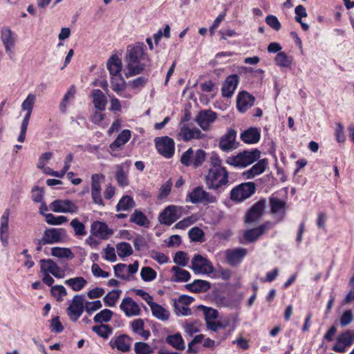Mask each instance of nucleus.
<instances>
[{"label": "nucleus", "mask_w": 354, "mask_h": 354, "mask_svg": "<svg viewBox=\"0 0 354 354\" xmlns=\"http://www.w3.org/2000/svg\"><path fill=\"white\" fill-rule=\"evenodd\" d=\"M32 114V111H26V114L24 116L23 121L21 124V131L18 137V141L24 142L26 138V131L29 123V120Z\"/></svg>", "instance_id": "47"}, {"label": "nucleus", "mask_w": 354, "mask_h": 354, "mask_svg": "<svg viewBox=\"0 0 354 354\" xmlns=\"http://www.w3.org/2000/svg\"><path fill=\"white\" fill-rule=\"evenodd\" d=\"M75 93V88L74 86H72L70 89L66 92L64 95L62 101L60 103L59 109L60 111L63 113L66 112V109L67 106V102L69 99H72L74 97Z\"/></svg>", "instance_id": "55"}, {"label": "nucleus", "mask_w": 354, "mask_h": 354, "mask_svg": "<svg viewBox=\"0 0 354 354\" xmlns=\"http://www.w3.org/2000/svg\"><path fill=\"white\" fill-rule=\"evenodd\" d=\"M266 24L276 31L280 30L281 25L277 17L274 15H270L266 17Z\"/></svg>", "instance_id": "64"}, {"label": "nucleus", "mask_w": 354, "mask_h": 354, "mask_svg": "<svg viewBox=\"0 0 354 354\" xmlns=\"http://www.w3.org/2000/svg\"><path fill=\"white\" fill-rule=\"evenodd\" d=\"M198 309H201L203 312L205 322L214 320L218 317V311L212 308H208L204 306H199Z\"/></svg>", "instance_id": "53"}, {"label": "nucleus", "mask_w": 354, "mask_h": 354, "mask_svg": "<svg viewBox=\"0 0 354 354\" xmlns=\"http://www.w3.org/2000/svg\"><path fill=\"white\" fill-rule=\"evenodd\" d=\"M145 322L142 319H136L131 322V328L133 332L140 335L145 339H148L150 336V332L144 329Z\"/></svg>", "instance_id": "34"}, {"label": "nucleus", "mask_w": 354, "mask_h": 354, "mask_svg": "<svg viewBox=\"0 0 354 354\" xmlns=\"http://www.w3.org/2000/svg\"><path fill=\"white\" fill-rule=\"evenodd\" d=\"M248 250L243 248L228 249L225 251L227 262L232 266H236L241 263L246 256Z\"/></svg>", "instance_id": "19"}, {"label": "nucleus", "mask_w": 354, "mask_h": 354, "mask_svg": "<svg viewBox=\"0 0 354 354\" xmlns=\"http://www.w3.org/2000/svg\"><path fill=\"white\" fill-rule=\"evenodd\" d=\"M268 166L267 159H261L254 165L249 170L245 171L243 175L247 178H252L254 176L264 172Z\"/></svg>", "instance_id": "28"}, {"label": "nucleus", "mask_w": 354, "mask_h": 354, "mask_svg": "<svg viewBox=\"0 0 354 354\" xmlns=\"http://www.w3.org/2000/svg\"><path fill=\"white\" fill-rule=\"evenodd\" d=\"M127 265L124 263H118L114 266V274L117 278L124 280H128L129 276L126 274Z\"/></svg>", "instance_id": "54"}, {"label": "nucleus", "mask_w": 354, "mask_h": 354, "mask_svg": "<svg viewBox=\"0 0 354 354\" xmlns=\"http://www.w3.org/2000/svg\"><path fill=\"white\" fill-rule=\"evenodd\" d=\"M270 205L271 213L279 216L280 217L279 221L283 220L288 207L286 201L272 196L270 198Z\"/></svg>", "instance_id": "25"}, {"label": "nucleus", "mask_w": 354, "mask_h": 354, "mask_svg": "<svg viewBox=\"0 0 354 354\" xmlns=\"http://www.w3.org/2000/svg\"><path fill=\"white\" fill-rule=\"evenodd\" d=\"M118 254L120 257H129L133 254V249L129 243L122 242L116 245Z\"/></svg>", "instance_id": "48"}, {"label": "nucleus", "mask_w": 354, "mask_h": 354, "mask_svg": "<svg viewBox=\"0 0 354 354\" xmlns=\"http://www.w3.org/2000/svg\"><path fill=\"white\" fill-rule=\"evenodd\" d=\"M129 221L139 226H145L148 223L147 216L138 209H136L131 215Z\"/></svg>", "instance_id": "43"}, {"label": "nucleus", "mask_w": 354, "mask_h": 354, "mask_svg": "<svg viewBox=\"0 0 354 354\" xmlns=\"http://www.w3.org/2000/svg\"><path fill=\"white\" fill-rule=\"evenodd\" d=\"M261 138V131L257 127H250L243 131L241 134V139L247 144H256Z\"/></svg>", "instance_id": "27"}, {"label": "nucleus", "mask_w": 354, "mask_h": 354, "mask_svg": "<svg viewBox=\"0 0 354 354\" xmlns=\"http://www.w3.org/2000/svg\"><path fill=\"white\" fill-rule=\"evenodd\" d=\"M180 217V209L177 206L169 205L163 212H162L158 217L159 222L161 224L171 225Z\"/></svg>", "instance_id": "15"}, {"label": "nucleus", "mask_w": 354, "mask_h": 354, "mask_svg": "<svg viewBox=\"0 0 354 354\" xmlns=\"http://www.w3.org/2000/svg\"><path fill=\"white\" fill-rule=\"evenodd\" d=\"M206 152L203 149L194 151L192 148H189L183 153L180 157V162L186 167L193 166L194 168L200 167L205 161Z\"/></svg>", "instance_id": "4"}, {"label": "nucleus", "mask_w": 354, "mask_h": 354, "mask_svg": "<svg viewBox=\"0 0 354 354\" xmlns=\"http://www.w3.org/2000/svg\"><path fill=\"white\" fill-rule=\"evenodd\" d=\"M134 350L136 354H151L153 348L145 342H138L134 344Z\"/></svg>", "instance_id": "52"}, {"label": "nucleus", "mask_w": 354, "mask_h": 354, "mask_svg": "<svg viewBox=\"0 0 354 354\" xmlns=\"http://www.w3.org/2000/svg\"><path fill=\"white\" fill-rule=\"evenodd\" d=\"M115 178L118 182V184L120 187H125L129 185L127 175L126 172L124 171L123 165L117 166Z\"/></svg>", "instance_id": "46"}, {"label": "nucleus", "mask_w": 354, "mask_h": 354, "mask_svg": "<svg viewBox=\"0 0 354 354\" xmlns=\"http://www.w3.org/2000/svg\"><path fill=\"white\" fill-rule=\"evenodd\" d=\"M275 64L281 67L289 68L292 63L291 57H288L284 52H279L274 59Z\"/></svg>", "instance_id": "41"}, {"label": "nucleus", "mask_w": 354, "mask_h": 354, "mask_svg": "<svg viewBox=\"0 0 354 354\" xmlns=\"http://www.w3.org/2000/svg\"><path fill=\"white\" fill-rule=\"evenodd\" d=\"M256 185L253 182L241 183L233 188L230 192V198L232 201L241 202L254 194Z\"/></svg>", "instance_id": "6"}, {"label": "nucleus", "mask_w": 354, "mask_h": 354, "mask_svg": "<svg viewBox=\"0 0 354 354\" xmlns=\"http://www.w3.org/2000/svg\"><path fill=\"white\" fill-rule=\"evenodd\" d=\"M132 339L127 335H120L118 337L112 338L109 342L111 348H116L121 353L129 352L131 349Z\"/></svg>", "instance_id": "17"}, {"label": "nucleus", "mask_w": 354, "mask_h": 354, "mask_svg": "<svg viewBox=\"0 0 354 354\" xmlns=\"http://www.w3.org/2000/svg\"><path fill=\"white\" fill-rule=\"evenodd\" d=\"M46 222L49 225H57L66 223L68 219L64 216H55L51 213H48L44 215Z\"/></svg>", "instance_id": "50"}, {"label": "nucleus", "mask_w": 354, "mask_h": 354, "mask_svg": "<svg viewBox=\"0 0 354 354\" xmlns=\"http://www.w3.org/2000/svg\"><path fill=\"white\" fill-rule=\"evenodd\" d=\"M189 261V257L187 254L183 251H178L176 253L174 257V262L182 267H185L187 265Z\"/></svg>", "instance_id": "56"}, {"label": "nucleus", "mask_w": 354, "mask_h": 354, "mask_svg": "<svg viewBox=\"0 0 354 354\" xmlns=\"http://www.w3.org/2000/svg\"><path fill=\"white\" fill-rule=\"evenodd\" d=\"M84 296L76 295L67 308V314L71 320L76 322L84 312Z\"/></svg>", "instance_id": "9"}, {"label": "nucleus", "mask_w": 354, "mask_h": 354, "mask_svg": "<svg viewBox=\"0 0 354 354\" xmlns=\"http://www.w3.org/2000/svg\"><path fill=\"white\" fill-rule=\"evenodd\" d=\"M50 292L53 296L57 297L58 301H62V297L67 295L66 288L62 285L52 286Z\"/></svg>", "instance_id": "63"}, {"label": "nucleus", "mask_w": 354, "mask_h": 354, "mask_svg": "<svg viewBox=\"0 0 354 354\" xmlns=\"http://www.w3.org/2000/svg\"><path fill=\"white\" fill-rule=\"evenodd\" d=\"M36 96L34 94H29L21 104V109L26 111H32Z\"/></svg>", "instance_id": "61"}, {"label": "nucleus", "mask_w": 354, "mask_h": 354, "mask_svg": "<svg viewBox=\"0 0 354 354\" xmlns=\"http://www.w3.org/2000/svg\"><path fill=\"white\" fill-rule=\"evenodd\" d=\"M166 342L173 348L178 351H183L185 348V342L180 333L168 335L165 339Z\"/></svg>", "instance_id": "36"}, {"label": "nucleus", "mask_w": 354, "mask_h": 354, "mask_svg": "<svg viewBox=\"0 0 354 354\" xmlns=\"http://www.w3.org/2000/svg\"><path fill=\"white\" fill-rule=\"evenodd\" d=\"M91 96L95 108L100 111L105 110L107 100L103 92L100 89H93Z\"/></svg>", "instance_id": "30"}, {"label": "nucleus", "mask_w": 354, "mask_h": 354, "mask_svg": "<svg viewBox=\"0 0 354 354\" xmlns=\"http://www.w3.org/2000/svg\"><path fill=\"white\" fill-rule=\"evenodd\" d=\"M136 206V203L133 201V198L129 195L124 196L119 201L117 206L116 210L118 212L120 211H128Z\"/></svg>", "instance_id": "38"}, {"label": "nucleus", "mask_w": 354, "mask_h": 354, "mask_svg": "<svg viewBox=\"0 0 354 354\" xmlns=\"http://www.w3.org/2000/svg\"><path fill=\"white\" fill-rule=\"evenodd\" d=\"M190 268L196 274H211L214 271L212 263L201 254L194 256Z\"/></svg>", "instance_id": "7"}, {"label": "nucleus", "mask_w": 354, "mask_h": 354, "mask_svg": "<svg viewBox=\"0 0 354 354\" xmlns=\"http://www.w3.org/2000/svg\"><path fill=\"white\" fill-rule=\"evenodd\" d=\"M1 39L5 47L6 53L11 56L12 54V48L15 47L16 42V36L10 27L4 26L1 30Z\"/></svg>", "instance_id": "18"}, {"label": "nucleus", "mask_w": 354, "mask_h": 354, "mask_svg": "<svg viewBox=\"0 0 354 354\" xmlns=\"http://www.w3.org/2000/svg\"><path fill=\"white\" fill-rule=\"evenodd\" d=\"M71 225L73 228L75 235L84 236L86 234L84 225L77 218H74L71 222Z\"/></svg>", "instance_id": "57"}, {"label": "nucleus", "mask_w": 354, "mask_h": 354, "mask_svg": "<svg viewBox=\"0 0 354 354\" xmlns=\"http://www.w3.org/2000/svg\"><path fill=\"white\" fill-rule=\"evenodd\" d=\"M229 174L225 167L210 169L205 176V183L210 189L218 190L228 183Z\"/></svg>", "instance_id": "2"}, {"label": "nucleus", "mask_w": 354, "mask_h": 354, "mask_svg": "<svg viewBox=\"0 0 354 354\" xmlns=\"http://www.w3.org/2000/svg\"><path fill=\"white\" fill-rule=\"evenodd\" d=\"M145 50L146 46L143 43L127 46L124 58L127 71L125 73L127 78L139 75L144 71L146 66L145 61L149 59Z\"/></svg>", "instance_id": "1"}, {"label": "nucleus", "mask_w": 354, "mask_h": 354, "mask_svg": "<svg viewBox=\"0 0 354 354\" xmlns=\"http://www.w3.org/2000/svg\"><path fill=\"white\" fill-rule=\"evenodd\" d=\"M131 138V131L128 129L123 130L117 138L110 145L109 147L113 151H118L125 145Z\"/></svg>", "instance_id": "33"}, {"label": "nucleus", "mask_w": 354, "mask_h": 354, "mask_svg": "<svg viewBox=\"0 0 354 354\" xmlns=\"http://www.w3.org/2000/svg\"><path fill=\"white\" fill-rule=\"evenodd\" d=\"M106 67L112 77H116L122 70V61L116 55H111L106 62Z\"/></svg>", "instance_id": "29"}, {"label": "nucleus", "mask_w": 354, "mask_h": 354, "mask_svg": "<svg viewBox=\"0 0 354 354\" xmlns=\"http://www.w3.org/2000/svg\"><path fill=\"white\" fill-rule=\"evenodd\" d=\"M265 203L263 199L255 203L245 214V222L249 224L258 223L263 214Z\"/></svg>", "instance_id": "12"}, {"label": "nucleus", "mask_w": 354, "mask_h": 354, "mask_svg": "<svg viewBox=\"0 0 354 354\" xmlns=\"http://www.w3.org/2000/svg\"><path fill=\"white\" fill-rule=\"evenodd\" d=\"M50 209L54 212L76 213L78 212V206L70 200H55L50 205Z\"/></svg>", "instance_id": "10"}, {"label": "nucleus", "mask_w": 354, "mask_h": 354, "mask_svg": "<svg viewBox=\"0 0 354 354\" xmlns=\"http://www.w3.org/2000/svg\"><path fill=\"white\" fill-rule=\"evenodd\" d=\"M189 239L196 242H202L204 236L203 231L198 227H192L189 231Z\"/></svg>", "instance_id": "58"}, {"label": "nucleus", "mask_w": 354, "mask_h": 354, "mask_svg": "<svg viewBox=\"0 0 354 354\" xmlns=\"http://www.w3.org/2000/svg\"><path fill=\"white\" fill-rule=\"evenodd\" d=\"M102 307V304L100 300H96L94 301H86L84 304V310L89 315L100 309Z\"/></svg>", "instance_id": "60"}, {"label": "nucleus", "mask_w": 354, "mask_h": 354, "mask_svg": "<svg viewBox=\"0 0 354 354\" xmlns=\"http://www.w3.org/2000/svg\"><path fill=\"white\" fill-rule=\"evenodd\" d=\"M260 151L257 149L250 151L245 150L236 156L228 157L226 162L234 167H245L258 160L260 158Z\"/></svg>", "instance_id": "3"}, {"label": "nucleus", "mask_w": 354, "mask_h": 354, "mask_svg": "<svg viewBox=\"0 0 354 354\" xmlns=\"http://www.w3.org/2000/svg\"><path fill=\"white\" fill-rule=\"evenodd\" d=\"M92 330L100 337L104 339H107L113 331L111 327H110L109 325L103 324L99 326H93Z\"/></svg>", "instance_id": "45"}, {"label": "nucleus", "mask_w": 354, "mask_h": 354, "mask_svg": "<svg viewBox=\"0 0 354 354\" xmlns=\"http://www.w3.org/2000/svg\"><path fill=\"white\" fill-rule=\"evenodd\" d=\"M156 147L160 154L170 158L174 153V141L168 136L156 138L155 139Z\"/></svg>", "instance_id": "8"}, {"label": "nucleus", "mask_w": 354, "mask_h": 354, "mask_svg": "<svg viewBox=\"0 0 354 354\" xmlns=\"http://www.w3.org/2000/svg\"><path fill=\"white\" fill-rule=\"evenodd\" d=\"M113 233V230L104 222L94 221L91 225V234L101 239H108Z\"/></svg>", "instance_id": "20"}, {"label": "nucleus", "mask_w": 354, "mask_h": 354, "mask_svg": "<svg viewBox=\"0 0 354 354\" xmlns=\"http://www.w3.org/2000/svg\"><path fill=\"white\" fill-rule=\"evenodd\" d=\"M239 82V77L238 75L233 74V75H229L226 78V80L222 86L221 91H222L223 96L225 97H232L237 87Z\"/></svg>", "instance_id": "24"}, {"label": "nucleus", "mask_w": 354, "mask_h": 354, "mask_svg": "<svg viewBox=\"0 0 354 354\" xmlns=\"http://www.w3.org/2000/svg\"><path fill=\"white\" fill-rule=\"evenodd\" d=\"M216 118L217 114L214 111L210 109L202 110L197 114L196 122L203 131H207Z\"/></svg>", "instance_id": "16"}, {"label": "nucleus", "mask_w": 354, "mask_h": 354, "mask_svg": "<svg viewBox=\"0 0 354 354\" xmlns=\"http://www.w3.org/2000/svg\"><path fill=\"white\" fill-rule=\"evenodd\" d=\"M185 287L190 292H207L209 290L211 284L209 281L205 280L196 279L192 283L187 284Z\"/></svg>", "instance_id": "32"}, {"label": "nucleus", "mask_w": 354, "mask_h": 354, "mask_svg": "<svg viewBox=\"0 0 354 354\" xmlns=\"http://www.w3.org/2000/svg\"><path fill=\"white\" fill-rule=\"evenodd\" d=\"M120 308L129 317L139 316L142 312L139 304L129 297L122 299Z\"/></svg>", "instance_id": "13"}, {"label": "nucleus", "mask_w": 354, "mask_h": 354, "mask_svg": "<svg viewBox=\"0 0 354 354\" xmlns=\"http://www.w3.org/2000/svg\"><path fill=\"white\" fill-rule=\"evenodd\" d=\"M153 316L158 319L167 321L169 318V312L160 304L153 302L150 306Z\"/></svg>", "instance_id": "35"}, {"label": "nucleus", "mask_w": 354, "mask_h": 354, "mask_svg": "<svg viewBox=\"0 0 354 354\" xmlns=\"http://www.w3.org/2000/svg\"><path fill=\"white\" fill-rule=\"evenodd\" d=\"M156 272L150 267H143L140 271V277L145 281H151L156 279Z\"/></svg>", "instance_id": "51"}, {"label": "nucleus", "mask_w": 354, "mask_h": 354, "mask_svg": "<svg viewBox=\"0 0 354 354\" xmlns=\"http://www.w3.org/2000/svg\"><path fill=\"white\" fill-rule=\"evenodd\" d=\"M171 272L174 273L171 281L176 282H187L191 278L190 273L180 268L179 266H174L171 268Z\"/></svg>", "instance_id": "37"}, {"label": "nucleus", "mask_w": 354, "mask_h": 354, "mask_svg": "<svg viewBox=\"0 0 354 354\" xmlns=\"http://www.w3.org/2000/svg\"><path fill=\"white\" fill-rule=\"evenodd\" d=\"M41 272L42 274H51L55 277L62 279L65 276V272L52 259H41L39 261Z\"/></svg>", "instance_id": "11"}, {"label": "nucleus", "mask_w": 354, "mask_h": 354, "mask_svg": "<svg viewBox=\"0 0 354 354\" xmlns=\"http://www.w3.org/2000/svg\"><path fill=\"white\" fill-rule=\"evenodd\" d=\"M51 254L58 258H66L72 259L74 257L73 253L69 248L54 247L51 249Z\"/></svg>", "instance_id": "42"}, {"label": "nucleus", "mask_w": 354, "mask_h": 354, "mask_svg": "<svg viewBox=\"0 0 354 354\" xmlns=\"http://www.w3.org/2000/svg\"><path fill=\"white\" fill-rule=\"evenodd\" d=\"M236 132L232 129H229L219 141V147L224 151H227L236 148Z\"/></svg>", "instance_id": "21"}, {"label": "nucleus", "mask_w": 354, "mask_h": 354, "mask_svg": "<svg viewBox=\"0 0 354 354\" xmlns=\"http://www.w3.org/2000/svg\"><path fill=\"white\" fill-rule=\"evenodd\" d=\"M63 232V229H47L44 231L43 237L48 244L57 243L61 241Z\"/></svg>", "instance_id": "31"}, {"label": "nucleus", "mask_w": 354, "mask_h": 354, "mask_svg": "<svg viewBox=\"0 0 354 354\" xmlns=\"http://www.w3.org/2000/svg\"><path fill=\"white\" fill-rule=\"evenodd\" d=\"M113 314V313L111 310L104 309L95 315L93 321L96 324L100 323L101 324L104 322H109L111 319Z\"/></svg>", "instance_id": "44"}, {"label": "nucleus", "mask_w": 354, "mask_h": 354, "mask_svg": "<svg viewBox=\"0 0 354 354\" xmlns=\"http://www.w3.org/2000/svg\"><path fill=\"white\" fill-rule=\"evenodd\" d=\"M186 201L193 204L208 205L216 203L217 198L212 194L206 192L202 186H198L187 194Z\"/></svg>", "instance_id": "5"}, {"label": "nucleus", "mask_w": 354, "mask_h": 354, "mask_svg": "<svg viewBox=\"0 0 354 354\" xmlns=\"http://www.w3.org/2000/svg\"><path fill=\"white\" fill-rule=\"evenodd\" d=\"M254 102V97L247 91H241L236 99V107L241 113H245L249 109Z\"/></svg>", "instance_id": "23"}, {"label": "nucleus", "mask_w": 354, "mask_h": 354, "mask_svg": "<svg viewBox=\"0 0 354 354\" xmlns=\"http://www.w3.org/2000/svg\"><path fill=\"white\" fill-rule=\"evenodd\" d=\"M65 284L71 287L74 291L81 290L87 283V281L82 277L71 278L65 281Z\"/></svg>", "instance_id": "40"}, {"label": "nucleus", "mask_w": 354, "mask_h": 354, "mask_svg": "<svg viewBox=\"0 0 354 354\" xmlns=\"http://www.w3.org/2000/svg\"><path fill=\"white\" fill-rule=\"evenodd\" d=\"M122 290L119 289L112 290L109 292L103 298V301L106 306H114L120 298Z\"/></svg>", "instance_id": "39"}, {"label": "nucleus", "mask_w": 354, "mask_h": 354, "mask_svg": "<svg viewBox=\"0 0 354 354\" xmlns=\"http://www.w3.org/2000/svg\"><path fill=\"white\" fill-rule=\"evenodd\" d=\"M337 342L344 344L346 346H350L354 342V332L348 330L340 334L337 337Z\"/></svg>", "instance_id": "49"}, {"label": "nucleus", "mask_w": 354, "mask_h": 354, "mask_svg": "<svg viewBox=\"0 0 354 354\" xmlns=\"http://www.w3.org/2000/svg\"><path fill=\"white\" fill-rule=\"evenodd\" d=\"M102 174H95L91 176V191H101V180H104Z\"/></svg>", "instance_id": "59"}, {"label": "nucleus", "mask_w": 354, "mask_h": 354, "mask_svg": "<svg viewBox=\"0 0 354 354\" xmlns=\"http://www.w3.org/2000/svg\"><path fill=\"white\" fill-rule=\"evenodd\" d=\"M273 226L274 224L272 222L266 221L257 227L246 230L243 234V237L248 242H254Z\"/></svg>", "instance_id": "14"}, {"label": "nucleus", "mask_w": 354, "mask_h": 354, "mask_svg": "<svg viewBox=\"0 0 354 354\" xmlns=\"http://www.w3.org/2000/svg\"><path fill=\"white\" fill-rule=\"evenodd\" d=\"M179 136L185 141H189L192 139H199L203 137L201 131L198 128H189L187 125L180 127L178 133Z\"/></svg>", "instance_id": "26"}, {"label": "nucleus", "mask_w": 354, "mask_h": 354, "mask_svg": "<svg viewBox=\"0 0 354 354\" xmlns=\"http://www.w3.org/2000/svg\"><path fill=\"white\" fill-rule=\"evenodd\" d=\"M10 209H6L0 218V240L4 246H6L9 239V216Z\"/></svg>", "instance_id": "22"}, {"label": "nucleus", "mask_w": 354, "mask_h": 354, "mask_svg": "<svg viewBox=\"0 0 354 354\" xmlns=\"http://www.w3.org/2000/svg\"><path fill=\"white\" fill-rule=\"evenodd\" d=\"M148 78L146 77H138L132 81L129 82V86L133 89H141L147 83Z\"/></svg>", "instance_id": "62"}]
</instances>
